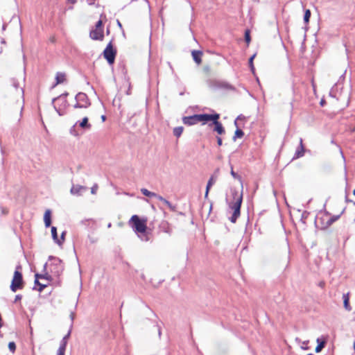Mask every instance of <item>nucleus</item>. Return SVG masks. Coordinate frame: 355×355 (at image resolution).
<instances>
[{
	"instance_id": "nucleus-8",
	"label": "nucleus",
	"mask_w": 355,
	"mask_h": 355,
	"mask_svg": "<svg viewBox=\"0 0 355 355\" xmlns=\"http://www.w3.org/2000/svg\"><path fill=\"white\" fill-rule=\"evenodd\" d=\"M116 55V51L113 48L112 42H110L103 51L104 58L110 64H112L114 62Z\"/></svg>"
},
{
	"instance_id": "nucleus-55",
	"label": "nucleus",
	"mask_w": 355,
	"mask_h": 355,
	"mask_svg": "<svg viewBox=\"0 0 355 355\" xmlns=\"http://www.w3.org/2000/svg\"><path fill=\"white\" fill-rule=\"evenodd\" d=\"M101 119L103 121H105L106 120V116L105 115L101 116Z\"/></svg>"
},
{
	"instance_id": "nucleus-52",
	"label": "nucleus",
	"mask_w": 355,
	"mask_h": 355,
	"mask_svg": "<svg viewBox=\"0 0 355 355\" xmlns=\"http://www.w3.org/2000/svg\"><path fill=\"white\" fill-rule=\"evenodd\" d=\"M167 207L171 204V202L166 199V200L164 202Z\"/></svg>"
},
{
	"instance_id": "nucleus-40",
	"label": "nucleus",
	"mask_w": 355,
	"mask_h": 355,
	"mask_svg": "<svg viewBox=\"0 0 355 355\" xmlns=\"http://www.w3.org/2000/svg\"><path fill=\"white\" fill-rule=\"evenodd\" d=\"M210 70H211V68L209 65L204 66V67H203L204 72L208 73H209Z\"/></svg>"
},
{
	"instance_id": "nucleus-15",
	"label": "nucleus",
	"mask_w": 355,
	"mask_h": 355,
	"mask_svg": "<svg viewBox=\"0 0 355 355\" xmlns=\"http://www.w3.org/2000/svg\"><path fill=\"white\" fill-rule=\"evenodd\" d=\"M191 55H192L193 59L196 63H197L198 64H200L202 62V58H201L202 55V51L193 50L191 52Z\"/></svg>"
},
{
	"instance_id": "nucleus-22",
	"label": "nucleus",
	"mask_w": 355,
	"mask_h": 355,
	"mask_svg": "<svg viewBox=\"0 0 355 355\" xmlns=\"http://www.w3.org/2000/svg\"><path fill=\"white\" fill-rule=\"evenodd\" d=\"M339 85V82L336 83L331 89L330 92H329V96L333 97V98H336L337 99L338 98V96H337V89H338V86Z\"/></svg>"
},
{
	"instance_id": "nucleus-28",
	"label": "nucleus",
	"mask_w": 355,
	"mask_h": 355,
	"mask_svg": "<svg viewBox=\"0 0 355 355\" xmlns=\"http://www.w3.org/2000/svg\"><path fill=\"white\" fill-rule=\"evenodd\" d=\"M141 192L142 193L143 195L149 198L157 196V194L155 193L151 192L146 189H141Z\"/></svg>"
},
{
	"instance_id": "nucleus-59",
	"label": "nucleus",
	"mask_w": 355,
	"mask_h": 355,
	"mask_svg": "<svg viewBox=\"0 0 355 355\" xmlns=\"http://www.w3.org/2000/svg\"><path fill=\"white\" fill-rule=\"evenodd\" d=\"M111 226H112L111 223H108V225H107V227H108V228H110V227H111Z\"/></svg>"
},
{
	"instance_id": "nucleus-23",
	"label": "nucleus",
	"mask_w": 355,
	"mask_h": 355,
	"mask_svg": "<svg viewBox=\"0 0 355 355\" xmlns=\"http://www.w3.org/2000/svg\"><path fill=\"white\" fill-rule=\"evenodd\" d=\"M70 335H71V330H69L68 331V333L62 338V339L60 343V347H63L66 348L67 341H68V339H69Z\"/></svg>"
},
{
	"instance_id": "nucleus-41",
	"label": "nucleus",
	"mask_w": 355,
	"mask_h": 355,
	"mask_svg": "<svg viewBox=\"0 0 355 355\" xmlns=\"http://www.w3.org/2000/svg\"><path fill=\"white\" fill-rule=\"evenodd\" d=\"M74 108H83L82 106V103L76 101V103L74 105Z\"/></svg>"
},
{
	"instance_id": "nucleus-54",
	"label": "nucleus",
	"mask_w": 355,
	"mask_h": 355,
	"mask_svg": "<svg viewBox=\"0 0 355 355\" xmlns=\"http://www.w3.org/2000/svg\"><path fill=\"white\" fill-rule=\"evenodd\" d=\"M69 3L73 4L76 2V0H67Z\"/></svg>"
},
{
	"instance_id": "nucleus-3",
	"label": "nucleus",
	"mask_w": 355,
	"mask_h": 355,
	"mask_svg": "<svg viewBox=\"0 0 355 355\" xmlns=\"http://www.w3.org/2000/svg\"><path fill=\"white\" fill-rule=\"evenodd\" d=\"M130 222L132 223V227L136 232L142 234L141 240L148 241V237L146 234L147 228L146 220L141 219L137 215H133Z\"/></svg>"
},
{
	"instance_id": "nucleus-35",
	"label": "nucleus",
	"mask_w": 355,
	"mask_h": 355,
	"mask_svg": "<svg viewBox=\"0 0 355 355\" xmlns=\"http://www.w3.org/2000/svg\"><path fill=\"white\" fill-rule=\"evenodd\" d=\"M308 343H309V340L303 341L302 343V345L301 346V348L303 349H309V347L307 346Z\"/></svg>"
},
{
	"instance_id": "nucleus-13",
	"label": "nucleus",
	"mask_w": 355,
	"mask_h": 355,
	"mask_svg": "<svg viewBox=\"0 0 355 355\" xmlns=\"http://www.w3.org/2000/svg\"><path fill=\"white\" fill-rule=\"evenodd\" d=\"M211 83H212L213 85L217 88L232 89V86L226 82L211 80Z\"/></svg>"
},
{
	"instance_id": "nucleus-57",
	"label": "nucleus",
	"mask_w": 355,
	"mask_h": 355,
	"mask_svg": "<svg viewBox=\"0 0 355 355\" xmlns=\"http://www.w3.org/2000/svg\"><path fill=\"white\" fill-rule=\"evenodd\" d=\"M117 24H118V26H119L120 27H121V24L120 23V21L118 20L117 21Z\"/></svg>"
},
{
	"instance_id": "nucleus-21",
	"label": "nucleus",
	"mask_w": 355,
	"mask_h": 355,
	"mask_svg": "<svg viewBox=\"0 0 355 355\" xmlns=\"http://www.w3.org/2000/svg\"><path fill=\"white\" fill-rule=\"evenodd\" d=\"M35 278L40 279H45L46 280L51 281L52 279V277L49 273L46 272L44 274H39L36 273L35 275Z\"/></svg>"
},
{
	"instance_id": "nucleus-46",
	"label": "nucleus",
	"mask_w": 355,
	"mask_h": 355,
	"mask_svg": "<svg viewBox=\"0 0 355 355\" xmlns=\"http://www.w3.org/2000/svg\"><path fill=\"white\" fill-rule=\"evenodd\" d=\"M234 125L236 126V129H237L238 128H241V125H240L239 121L236 119V120L234 121Z\"/></svg>"
},
{
	"instance_id": "nucleus-60",
	"label": "nucleus",
	"mask_w": 355,
	"mask_h": 355,
	"mask_svg": "<svg viewBox=\"0 0 355 355\" xmlns=\"http://www.w3.org/2000/svg\"><path fill=\"white\" fill-rule=\"evenodd\" d=\"M296 341H297V342H298V343H300V342H301L300 339H299V338H296Z\"/></svg>"
},
{
	"instance_id": "nucleus-17",
	"label": "nucleus",
	"mask_w": 355,
	"mask_h": 355,
	"mask_svg": "<svg viewBox=\"0 0 355 355\" xmlns=\"http://www.w3.org/2000/svg\"><path fill=\"white\" fill-rule=\"evenodd\" d=\"M66 80V74L63 72H58L55 76V84L57 85L58 84L63 83Z\"/></svg>"
},
{
	"instance_id": "nucleus-58",
	"label": "nucleus",
	"mask_w": 355,
	"mask_h": 355,
	"mask_svg": "<svg viewBox=\"0 0 355 355\" xmlns=\"http://www.w3.org/2000/svg\"><path fill=\"white\" fill-rule=\"evenodd\" d=\"M89 5H92V4H94V0L90 1V2L89 3Z\"/></svg>"
},
{
	"instance_id": "nucleus-24",
	"label": "nucleus",
	"mask_w": 355,
	"mask_h": 355,
	"mask_svg": "<svg viewBox=\"0 0 355 355\" xmlns=\"http://www.w3.org/2000/svg\"><path fill=\"white\" fill-rule=\"evenodd\" d=\"M79 126L82 128L89 129L91 128V125L88 123V118L84 117L81 122L79 123Z\"/></svg>"
},
{
	"instance_id": "nucleus-56",
	"label": "nucleus",
	"mask_w": 355,
	"mask_h": 355,
	"mask_svg": "<svg viewBox=\"0 0 355 355\" xmlns=\"http://www.w3.org/2000/svg\"><path fill=\"white\" fill-rule=\"evenodd\" d=\"M6 24H3V26H2V30L4 31L6 30Z\"/></svg>"
},
{
	"instance_id": "nucleus-30",
	"label": "nucleus",
	"mask_w": 355,
	"mask_h": 355,
	"mask_svg": "<svg viewBox=\"0 0 355 355\" xmlns=\"http://www.w3.org/2000/svg\"><path fill=\"white\" fill-rule=\"evenodd\" d=\"M256 55L254 54L252 55L250 58H249V60H248V64H249V67L251 69V71L254 73V64H253V60L254 58H255Z\"/></svg>"
},
{
	"instance_id": "nucleus-9",
	"label": "nucleus",
	"mask_w": 355,
	"mask_h": 355,
	"mask_svg": "<svg viewBox=\"0 0 355 355\" xmlns=\"http://www.w3.org/2000/svg\"><path fill=\"white\" fill-rule=\"evenodd\" d=\"M75 98L76 101L82 103V106L84 108H87L91 105L87 96L85 93L79 92L76 94Z\"/></svg>"
},
{
	"instance_id": "nucleus-12",
	"label": "nucleus",
	"mask_w": 355,
	"mask_h": 355,
	"mask_svg": "<svg viewBox=\"0 0 355 355\" xmlns=\"http://www.w3.org/2000/svg\"><path fill=\"white\" fill-rule=\"evenodd\" d=\"M303 141H302V139H300V145L299 146L297 147L295 153V155L293 157V159H298L300 157H302L304 156V145H303Z\"/></svg>"
},
{
	"instance_id": "nucleus-5",
	"label": "nucleus",
	"mask_w": 355,
	"mask_h": 355,
	"mask_svg": "<svg viewBox=\"0 0 355 355\" xmlns=\"http://www.w3.org/2000/svg\"><path fill=\"white\" fill-rule=\"evenodd\" d=\"M49 259L53 260L50 265V272L52 275L58 277L64 270V263L59 258L50 256Z\"/></svg>"
},
{
	"instance_id": "nucleus-37",
	"label": "nucleus",
	"mask_w": 355,
	"mask_h": 355,
	"mask_svg": "<svg viewBox=\"0 0 355 355\" xmlns=\"http://www.w3.org/2000/svg\"><path fill=\"white\" fill-rule=\"evenodd\" d=\"M103 22L101 20H98L96 24V28L103 29L102 28Z\"/></svg>"
},
{
	"instance_id": "nucleus-25",
	"label": "nucleus",
	"mask_w": 355,
	"mask_h": 355,
	"mask_svg": "<svg viewBox=\"0 0 355 355\" xmlns=\"http://www.w3.org/2000/svg\"><path fill=\"white\" fill-rule=\"evenodd\" d=\"M244 135V132L240 128H238L236 130H235V132H234V135L232 138L233 141H236V139L238 138H242Z\"/></svg>"
},
{
	"instance_id": "nucleus-27",
	"label": "nucleus",
	"mask_w": 355,
	"mask_h": 355,
	"mask_svg": "<svg viewBox=\"0 0 355 355\" xmlns=\"http://www.w3.org/2000/svg\"><path fill=\"white\" fill-rule=\"evenodd\" d=\"M183 130H184V128L182 126L175 127L173 129V135L176 137H180L181 136V135L182 134Z\"/></svg>"
},
{
	"instance_id": "nucleus-42",
	"label": "nucleus",
	"mask_w": 355,
	"mask_h": 355,
	"mask_svg": "<svg viewBox=\"0 0 355 355\" xmlns=\"http://www.w3.org/2000/svg\"><path fill=\"white\" fill-rule=\"evenodd\" d=\"M65 234H66V232L65 231L62 232L61 234V236H60V239H59L60 240V241H62V244L63 243V242L64 241Z\"/></svg>"
},
{
	"instance_id": "nucleus-26",
	"label": "nucleus",
	"mask_w": 355,
	"mask_h": 355,
	"mask_svg": "<svg viewBox=\"0 0 355 355\" xmlns=\"http://www.w3.org/2000/svg\"><path fill=\"white\" fill-rule=\"evenodd\" d=\"M34 284H35V286H37L38 288H37V290L40 292H42L46 286L47 285L46 284H41L40 282H39V279H35V282H34ZM33 289H36L35 287L33 288Z\"/></svg>"
},
{
	"instance_id": "nucleus-32",
	"label": "nucleus",
	"mask_w": 355,
	"mask_h": 355,
	"mask_svg": "<svg viewBox=\"0 0 355 355\" xmlns=\"http://www.w3.org/2000/svg\"><path fill=\"white\" fill-rule=\"evenodd\" d=\"M8 349L12 353H14L15 352L16 345L15 342L12 341L8 343Z\"/></svg>"
},
{
	"instance_id": "nucleus-63",
	"label": "nucleus",
	"mask_w": 355,
	"mask_h": 355,
	"mask_svg": "<svg viewBox=\"0 0 355 355\" xmlns=\"http://www.w3.org/2000/svg\"><path fill=\"white\" fill-rule=\"evenodd\" d=\"M141 278H142L143 279H144V278H145V277H144V275H141Z\"/></svg>"
},
{
	"instance_id": "nucleus-20",
	"label": "nucleus",
	"mask_w": 355,
	"mask_h": 355,
	"mask_svg": "<svg viewBox=\"0 0 355 355\" xmlns=\"http://www.w3.org/2000/svg\"><path fill=\"white\" fill-rule=\"evenodd\" d=\"M343 304H344V307L346 310L347 311H351L352 308L349 305V294L347 293V294H343Z\"/></svg>"
},
{
	"instance_id": "nucleus-62",
	"label": "nucleus",
	"mask_w": 355,
	"mask_h": 355,
	"mask_svg": "<svg viewBox=\"0 0 355 355\" xmlns=\"http://www.w3.org/2000/svg\"><path fill=\"white\" fill-rule=\"evenodd\" d=\"M345 200H346V202H352L351 200H348L347 197H346Z\"/></svg>"
},
{
	"instance_id": "nucleus-7",
	"label": "nucleus",
	"mask_w": 355,
	"mask_h": 355,
	"mask_svg": "<svg viewBox=\"0 0 355 355\" xmlns=\"http://www.w3.org/2000/svg\"><path fill=\"white\" fill-rule=\"evenodd\" d=\"M220 119V114L218 113L212 114L211 119V123L209 124V126L214 125V131L216 132L218 135L225 134V130L223 124L218 121Z\"/></svg>"
},
{
	"instance_id": "nucleus-51",
	"label": "nucleus",
	"mask_w": 355,
	"mask_h": 355,
	"mask_svg": "<svg viewBox=\"0 0 355 355\" xmlns=\"http://www.w3.org/2000/svg\"><path fill=\"white\" fill-rule=\"evenodd\" d=\"M68 96V93L67 92H65V93H63L61 95H60L59 96H64L65 97V98H67V96Z\"/></svg>"
},
{
	"instance_id": "nucleus-11",
	"label": "nucleus",
	"mask_w": 355,
	"mask_h": 355,
	"mask_svg": "<svg viewBox=\"0 0 355 355\" xmlns=\"http://www.w3.org/2000/svg\"><path fill=\"white\" fill-rule=\"evenodd\" d=\"M90 37L94 40H103L104 35H103V29H92L89 33Z\"/></svg>"
},
{
	"instance_id": "nucleus-33",
	"label": "nucleus",
	"mask_w": 355,
	"mask_h": 355,
	"mask_svg": "<svg viewBox=\"0 0 355 355\" xmlns=\"http://www.w3.org/2000/svg\"><path fill=\"white\" fill-rule=\"evenodd\" d=\"M250 40H251V37H250V31L246 30L245 31V41L246 42V43L248 44L250 42Z\"/></svg>"
},
{
	"instance_id": "nucleus-45",
	"label": "nucleus",
	"mask_w": 355,
	"mask_h": 355,
	"mask_svg": "<svg viewBox=\"0 0 355 355\" xmlns=\"http://www.w3.org/2000/svg\"><path fill=\"white\" fill-rule=\"evenodd\" d=\"M155 198H157V199H158L159 200L164 202V201L166 200V199L164 198H163L162 196H159L157 194V196H155Z\"/></svg>"
},
{
	"instance_id": "nucleus-6",
	"label": "nucleus",
	"mask_w": 355,
	"mask_h": 355,
	"mask_svg": "<svg viewBox=\"0 0 355 355\" xmlns=\"http://www.w3.org/2000/svg\"><path fill=\"white\" fill-rule=\"evenodd\" d=\"M20 268V266H17L14 272L13 279L10 285V290L12 292H16L18 289H21L22 288L23 277L22 274L19 271V269Z\"/></svg>"
},
{
	"instance_id": "nucleus-39",
	"label": "nucleus",
	"mask_w": 355,
	"mask_h": 355,
	"mask_svg": "<svg viewBox=\"0 0 355 355\" xmlns=\"http://www.w3.org/2000/svg\"><path fill=\"white\" fill-rule=\"evenodd\" d=\"M236 119L239 121H245L246 120V117L245 116H243V114H240L237 117H236Z\"/></svg>"
},
{
	"instance_id": "nucleus-53",
	"label": "nucleus",
	"mask_w": 355,
	"mask_h": 355,
	"mask_svg": "<svg viewBox=\"0 0 355 355\" xmlns=\"http://www.w3.org/2000/svg\"><path fill=\"white\" fill-rule=\"evenodd\" d=\"M70 317H71V320L73 321V319H74V313H71V315H70Z\"/></svg>"
},
{
	"instance_id": "nucleus-2",
	"label": "nucleus",
	"mask_w": 355,
	"mask_h": 355,
	"mask_svg": "<svg viewBox=\"0 0 355 355\" xmlns=\"http://www.w3.org/2000/svg\"><path fill=\"white\" fill-rule=\"evenodd\" d=\"M212 117V114H193L189 116H184L182 121L184 124L187 125H193L198 123H202V125H205L210 122Z\"/></svg>"
},
{
	"instance_id": "nucleus-10",
	"label": "nucleus",
	"mask_w": 355,
	"mask_h": 355,
	"mask_svg": "<svg viewBox=\"0 0 355 355\" xmlns=\"http://www.w3.org/2000/svg\"><path fill=\"white\" fill-rule=\"evenodd\" d=\"M87 191V187L79 184L73 185L71 188L70 192L72 195L80 196Z\"/></svg>"
},
{
	"instance_id": "nucleus-19",
	"label": "nucleus",
	"mask_w": 355,
	"mask_h": 355,
	"mask_svg": "<svg viewBox=\"0 0 355 355\" xmlns=\"http://www.w3.org/2000/svg\"><path fill=\"white\" fill-rule=\"evenodd\" d=\"M317 343H318V345L315 349V351L316 353H319L320 352L322 349L325 347V345H326V342L324 340H320V338H318L317 339Z\"/></svg>"
},
{
	"instance_id": "nucleus-14",
	"label": "nucleus",
	"mask_w": 355,
	"mask_h": 355,
	"mask_svg": "<svg viewBox=\"0 0 355 355\" xmlns=\"http://www.w3.org/2000/svg\"><path fill=\"white\" fill-rule=\"evenodd\" d=\"M216 178H217V175H216V176L211 175L210 177V178L209 179L207 184V187H206L205 198H207L209 190H210L211 187H212V185L215 183Z\"/></svg>"
},
{
	"instance_id": "nucleus-16",
	"label": "nucleus",
	"mask_w": 355,
	"mask_h": 355,
	"mask_svg": "<svg viewBox=\"0 0 355 355\" xmlns=\"http://www.w3.org/2000/svg\"><path fill=\"white\" fill-rule=\"evenodd\" d=\"M51 211L50 209H47L44 213V221L46 227H49L51 225Z\"/></svg>"
},
{
	"instance_id": "nucleus-34",
	"label": "nucleus",
	"mask_w": 355,
	"mask_h": 355,
	"mask_svg": "<svg viewBox=\"0 0 355 355\" xmlns=\"http://www.w3.org/2000/svg\"><path fill=\"white\" fill-rule=\"evenodd\" d=\"M65 351H66V348L59 346V348L57 351V355H64Z\"/></svg>"
},
{
	"instance_id": "nucleus-38",
	"label": "nucleus",
	"mask_w": 355,
	"mask_h": 355,
	"mask_svg": "<svg viewBox=\"0 0 355 355\" xmlns=\"http://www.w3.org/2000/svg\"><path fill=\"white\" fill-rule=\"evenodd\" d=\"M97 189H98V186L97 184H94L92 189H91V193L92 194H95L96 193V191H97Z\"/></svg>"
},
{
	"instance_id": "nucleus-4",
	"label": "nucleus",
	"mask_w": 355,
	"mask_h": 355,
	"mask_svg": "<svg viewBox=\"0 0 355 355\" xmlns=\"http://www.w3.org/2000/svg\"><path fill=\"white\" fill-rule=\"evenodd\" d=\"M51 103L59 116H63L66 114L65 110L69 104L65 97L58 96L56 98H53Z\"/></svg>"
},
{
	"instance_id": "nucleus-29",
	"label": "nucleus",
	"mask_w": 355,
	"mask_h": 355,
	"mask_svg": "<svg viewBox=\"0 0 355 355\" xmlns=\"http://www.w3.org/2000/svg\"><path fill=\"white\" fill-rule=\"evenodd\" d=\"M311 17V11L309 10H306L304 15V21L307 24L309 21Z\"/></svg>"
},
{
	"instance_id": "nucleus-31",
	"label": "nucleus",
	"mask_w": 355,
	"mask_h": 355,
	"mask_svg": "<svg viewBox=\"0 0 355 355\" xmlns=\"http://www.w3.org/2000/svg\"><path fill=\"white\" fill-rule=\"evenodd\" d=\"M230 167H231L230 174L232 175V176L234 179H237V180H241V176L234 171L233 166H232V165L231 164H230Z\"/></svg>"
},
{
	"instance_id": "nucleus-64",
	"label": "nucleus",
	"mask_w": 355,
	"mask_h": 355,
	"mask_svg": "<svg viewBox=\"0 0 355 355\" xmlns=\"http://www.w3.org/2000/svg\"><path fill=\"white\" fill-rule=\"evenodd\" d=\"M353 194L355 196V189L353 191Z\"/></svg>"
},
{
	"instance_id": "nucleus-1",
	"label": "nucleus",
	"mask_w": 355,
	"mask_h": 355,
	"mask_svg": "<svg viewBox=\"0 0 355 355\" xmlns=\"http://www.w3.org/2000/svg\"><path fill=\"white\" fill-rule=\"evenodd\" d=\"M231 194L233 201L229 203V207L233 211L232 215L230 217V220L234 223L241 214V207L243 202V191L240 193L236 189H231Z\"/></svg>"
},
{
	"instance_id": "nucleus-50",
	"label": "nucleus",
	"mask_w": 355,
	"mask_h": 355,
	"mask_svg": "<svg viewBox=\"0 0 355 355\" xmlns=\"http://www.w3.org/2000/svg\"><path fill=\"white\" fill-rule=\"evenodd\" d=\"M75 131V125H73V127H71V128L70 129V132L73 135H75L73 133V132Z\"/></svg>"
},
{
	"instance_id": "nucleus-36",
	"label": "nucleus",
	"mask_w": 355,
	"mask_h": 355,
	"mask_svg": "<svg viewBox=\"0 0 355 355\" xmlns=\"http://www.w3.org/2000/svg\"><path fill=\"white\" fill-rule=\"evenodd\" d=\"M12 86L16 89H18L19 87V85L15 79H12Z\"/></svg>"
},
{
	"instance_id": "nucleus-18",
	"label": "nucleus",
	"mask_w": 355,
	"mask_h": 355,
	"mask_svg": "<svg viewBox=\"0 0 355 355\" xmlns=\"http://www.w3.org/2000/svg\"><path fill=\"white\" fill-rule=\"evenodd\" d=\"M51 235L54 242L60 246L62 245V241H60L58 236L57 228L54 226L51 227Z\"/></svg>"
},
{
	"instance_id": "nucleus-43",
	"label": "nucleus",
	"mask_w": 355,
	"mask_h": 355,
	"mask_svg": "<svg viewBox=\"0 0 355 355\" xmlns=\"http://www.w3.org/2000/svg\"><path fill=\"white\" fill-rule=\"evenodd\" d=\"M216 139H217V144L218 146H222L223 144V141H222V139L221 137H216Z\"/></svg>"
},
{
	"instance_id": "nucleus-44",
	"label": "nucleus",
	"mask_w": 355,
	"mask_h": 355,
	"mask_svg": "<svg viewBox=\"0 0 355 355\" xmlns=\"http://www.w3.org/2000/svg\"><path fill=\"white\" fill-rule=\"evenodd\" d=\"M21 297L22 296L21 295H17L15 296V300H14V302H18L19 300H21Z\"/></svg>"
},
{
	"instance_id": "nucleus-48",
	"label": "nucleus",
	"mask_w": 355,
	"mask_h": 355,
	"mask_svg": "<svg viewBox=\"0 0 355 355\" xmlns=\"http://www.w3.org/2000/svg\"><path fill=\"white\" fill-rule=\"evenodd\" d=\"M339 218H340V215L336 216H334V217L331 219V222L336 221V220H338Z\"/></svg>"
},
{
	"instance_id": "nucleus-47",
	"label": "nucleus",
	"mask_w": 355,
	"mask_h": 355,
	"mask_svg": "<svg viewBox=\"0 0 355 355\" xmlns=\"http://www.w3.org/2000/svg\"><path fill=\"white\" fill-rule=\"evenodd\" d=\"M168 207L171 210V211H175V209H176V206L175 205H172L171 203L168 206Z\"/></svg>"
},
{
	"instance_id": "nucleus-61",
	"label": "nucleus",
	"mask_w": 355,
	"mask_h": 355,
	"mask_svg": "<svg viewBox=\"0 0 355 355\" xmlns=\"http://www.w3.org/2000/svg\"><path fill=\"white\" fill-rule=\"evenodd\" d=\"M1 43H2V44H5V43H6V42H5L4 39H2V40H1Z\"/></svg>"
},
{
	"instance_id": "nucleus-49",
	"label": "nucleus",
	"mask_w": 355,
	"mask_h": 355,
	"mask_svg": "<svg viewBox=\"0 0 355 355\" xmlns=\"http://www.w3.org/2000/svg\"><path fill=\"white\" fill-rule=\"evenodd\" d=\"M157 331H158L159 337L160 338L161 335H162V330H161V327L158 325H157Z\"/></svg>"
}]
</instances>
